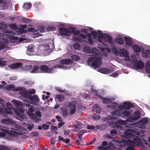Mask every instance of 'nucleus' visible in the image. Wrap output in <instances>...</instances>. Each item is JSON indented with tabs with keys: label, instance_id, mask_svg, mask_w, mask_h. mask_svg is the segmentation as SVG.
<instances>
[{
	"label": "nucleus",
	"instance_id": "473e14b6",
	"mask_svg": "<svg viewBox=\"0 0 150 150\" xmlns=\"http://www.w3.org/2000/svg\"><path fill=\"white\" fill-rule=\"evenodd\" d=\"M59 139L58 141L59 142H63L65 143H68L70 142L69 139H64V138L62 137L61 136H59L58 137Z\"/></svg>",
	"mask_w": 150,
	"mask_h": 150
},
{
	"label": "nucleus",
	"instance_id": "7ed1b4c3",
	"mask_svg": "<svg viewBox=\"0 0 150 150\" xmlns=\"http://www.w3.org/2000/svg\"><path fill=\"white\" fill-rule=\"evenodd\" d=\"M111 113L113 119H116L117 116H120L124 118L129 119L130 118L131 114L130 112L126 110L123 111L122 110H114Z\"/></svg>",
	"mask_w": 150,
	"mask_h": 150
},
{
	"label": "nucleus",
	"instance_id": "20e7f679",
	"mask_svg": "<svg viewBox=\"0 0 150 150\" xmlns=\"http://www.w3.org/2000/svg\"><path fill=\"white\" fill-rule=\"evenodd\" d=\"M64 67L63 66L59 64H57L54 66L52 67H50L46 64H43L41 65L39 67V69L41 72L46 73H52L54 72V69L57 68L61 69Z\"/></svg>",
	"mask_w": 150,
	"mask_h": 150
},
{
	"label": "nucleus",
	"instance_id": "5701e85b",
	"mask_svg": "<svg viewBox=\"0 0 150 150\" xmlns=\"http://www.w3.org/2000/svg\"><path fill=\"white\" fill-rule=\"evenodd\" d=\"M44 27H43V28H39L35 31V37H39V36H41L42 35L39 33V32L41 33H42L45 32V30L44 28Z\"/></svg>",
	"mask_w": 150,
	"mask_h": 150
},
{
	"label": "nucleus",
	"instance_id": "f704fd0d",
	"mask_svg": "<svg viewBox=\"0 0 150 150\" xmlns=\"http://www.w3.org/2000/svg\"><path fill=\"white\" fill-rule=\"evenodd\" d=\"M76 111V106L74 105H73L70 108L69 113L70 115H73L75 112Z\"/></svg>",
	"mask_w": 150,
	"mask_h": 150
},
{
	"label": "nucleus",
	"instance_id": "b1692460",
	"mask_svg": "<svg viewBox=\"0 0 150 150\" xmlns=\"http://www.w3.org/2000/svg\"><path fill=\"white\" fill-rule=\"evenodd\" d=\"M99 97L100 98L103 99V102L105 104L110 103L114 100V99L107 98H105L103 97L102 96H100V95H99Z\"/></svg>",
	"mask_w": 150,
	"mask_h": 150
},
{
	"label": "nucleus",
	"instance_id": "13d9d810",
	"mask_svg": "<svg viewBox=\"0 0 150 150\" xmlns=\"http://www.w3.org/2000/svg\"><path fill=\"white\" fill-rule=\"evenodd\" d=\"M42 128H44L45 130L49 128V125L45 124L42 125Z\"/></svg>",
	"mask_w": 150,
	"mask_h": 150
},
{
	"label": "nucleus",
	"instance_id": "5fc2aeb1",
	"mask_svg": "<svg viewBox=\"0 0 150 150\" xmlns=\"http://www.w3.org/2000/svg\"><path fill=\"white\" fill-rule=\"evenodd\" d=\"M47 29L48 31H52L55 30V28L54 27L51 26L48 27Z\"/></svg>",
	"mask_w": 150,
	"mask_h": 150
},
{
	"label": "nucleus",
	"instance_id": "c85d7f7f",
	"mask_svg": "<svg viewBox=\"0 0 150 150\" xmlns=\"http://www.w3.org/2000/svg\"><path fill=\"white\" fill-rule=\"evenodd\" d=\"M82 124H79L73 126L72 127L73 129V131L77 132L79 129L82 128Z\"/></svg>",
	"mask_w": 150,
	"mask_h": 150
},
{
	"label": "nucleus",
	"instance_id": "c03bdc74",
	"mask_svg": "<svg viewBox=\"0 0 150 150\" xmlns=\"http://www.w3.org/2000/svg\"><path fill=\"white\" fill-rule=\"evenodd\" d=\"M83 50L84 52L86 53H89L91 52V50L88 47H84L83 48Z\"/></svg>",
	"mask_w": 150,
	"mask_h": 150
},
{
	"label": "nucleus",
	"instance_id": "ddd939ff",
	"mask_svg": "<svg viewBox=\"0 0 150 150\" xmlns=\"http://www.w3.org/2000/svg\"><path fill=\"white\" fill-rule=\"evenodd\" d=\"M134 105L130 103L127 102H124V104L122 105H120L118 106V108L119 110H121L122 109H129L133 107Z\"/></svg>",
	"mask_w": 150,
	"mask_h": 150
},
{
	"label": "nucleus",
	"instance_id": "774afa93",
	"mask_svg": "<svg viewBox=\"0 0 150 150\" xmlns=\"http://www.w3.org/2000/svg\"><path fill=\"white\" fill-rule=\"evenodd\" d=\"M27 27V25L26 24L21 25L20 26V28L22 30H24Z\"/></svg>",
	"mask_w": 150,
	"mask_h": 150
},
{
	"label": "nucleus",
	"instance_id": "8fccbe9b",
	"mask_svg": "<svg viewBox=\"0 0 150 150\" xmlns=\"http://www.w3.org/2000/svg\"><path fill=\"white\" fill-rule=\"evenodd\" d=\"M39 134V133L36 131L33 132L31 133V135L33 137L38 136Z\"/></svg>",
	"mask_w": 150,
	"mask_h": 150
},
{
	"label": "nucleus",
	"instance_id": "338daca9",
	"mask_svg": "<svg viewBox=\"0 0 150 150\" xmlns=\"http://www.w3.org/2000/svg\"><path fill=\"white\" fill-rule=\"evenodd\" d=\"M15 87V86L13 85H10L7 87V88L8 89L11 90L12 89Z\"/></svg>",
	"mask_w": 150,
	"mask_h": 150
},
{
	"label": "nucleus",
	"instance_id": "6ab92c4d",
	"mask_svg": "<svg viewBox=\"0 0 150 150\" xmlns=\"http://www.w3.org/2000/svg\"><path fill=\"white\" fill-rule=\"evenodd\" d=\"M73 61L70 59H65L60 61L59 63L62 65H69L72 64Z\"/></svg>",
	"mask_w": 150,
	"mask_h": 150
},
{
	"label": "nucleus",
	"instance_id": "0e129e2a",
	"mask_svg": "<svg viewBox=\"0 0 150 150\" xmlns=\"http://www.w3.org/2000/svg\"><path fill=\"white\" fill-rule=\"evenodd\" d=\"M87 40L88 41V44L90 45H92L93 44V41L92 39V38H87Z\"/></svg>",
	"mask_w": 150,
	"mask_h": 150
},
{
	"label": "nucleus",
	"instance_id": "e2e57ef3",
	"mask_svg": "<svg viewBox=\"0 0 150 150\" xmlns=\"http://www.w3.org/2000/svg\"><path fill=\"white\" fill-rule=\"evenodd\" d=\"M27 30L29 32H34V36H35V30H35L34 28H28Z\"/></svg>",
	"mask_w": 150,
	"mask_h": 150
},
{
	"label": "nucleus",
	"instance_id": "a878e982",
	"mask_svg": "<svg viewBox=\"0 0 150 150\" xmlns=\"http://www.w3.org/2000/svg\"><path fill=\"white\" fill-rule=\"evenodd\" d=\"M24 107H28V111L30 112H33L34 110V107L33 106H31L27 103H24Z\"/></svg>",
	"mask_w": 150,
	"mask_h": 150
},
{
	"label": "nucleus",
	"instance_id": "4468645a",
	"mask_svg": "<svg viewBox=\"0 0 150 150\" xmlns=\"http://www.w3.org/2000/svg\"><path fill=\"white\" fill-rule=\"evenodd\" d=\"M148 122V119L146 118L142 119L137 123L138 127L140 128L144 129L146 124Z\"/></svg>",
	"mask_w": 150,
	"mask_h": 150
},
{
	"label": "nucleus",
	"instance_id": "dca6fc26",
	"mask_svg": "<svg viewBox=\"0 0 150 150\" xmlns=\"http://www.w3.org/2000/svg\"><path fill=\"white\" fill-rule=\"evenodd\" d=\"M19 93L23 97L25 98V101L28 103V101L30 97L28 91L25 90H22L20 91Z\"/></svg>",
	"mask_w": 150,
	"mask_h": 150
},
{
	"label": "nucleus",
	"instance_id": "423d86ee",
	"mask_svg": "<svg viewBox=\"0 0 150 150\" xmlns=\"http://www.w3.org/2000/svg\"><path fill=\"white\" fill-rule=\"evenodd\" d=\"M25 109L23 107L21 108H17L15 110V113L18 117V119L21 121H22L25 118V115L24 114Z\"/></svg>",
	"mask_w": 150,
	"mask_h": 150
},
{
	"label": "nucleus",
	"instance_id": "39448f33",
	"mask_svg": "<svg viewBox=\"0 0 150 150\" xmlns=\"http://www.w3.org/2000/svg\"><path fill=\"white\" fill-rule=\"evenodd\" d=\"M16 127H16V129L11 128L10 131L6 129H1V130L3 131V132H0V136L2 137H4L7 134L11 136H15L16 134H20L21 133L16 132L15 131L19 130L20 126L19 125H17Z\"/></svg>",
	"mask_w": 150,
	"mask_h": 150
},
{
	"label": "nucleus",
	"instance_id": "393cba45",
	"mask_svg": "<svg viewBox=\"0 0 150 150\" xmlns=\"http://www.w3.org/2000/svg\"><path fill=\"white\" fill-rule=\"evenodd\" d=\"M1 122L4 124L8 125H11L13 123V120L9 118L4 119L1 120Z\"/></svg>",
	"mask_w": 150,
	"mask_h": 150
},
{
	"label": "nucleus",
	"instance_id": "09e8293b",
	"mask_svg": "<svg viewBox=\"0 0 150 150\" xmlns=\"http://www.w3.org/2000/svg\"><path fill=\"white\" fill-rule=\"evenodd\" d=\"M100 116L99 115H97L95 114H94L93 116V118L95 120H97L99 119L100 118Z\"/></svg>",
	"mask_w": 150,
	"mask_h": 150
},
{
	"label": "nucleus",
	"instance_id": "4be33fe9",
	"mask_svg": "<svg viewBox=\"0 0 150 150\" xmlns=\"http://www.w3.org/2000/svg\"><path fill=\"white\" fill-rule=\"evenodd\" d=\"M124 38L125 40L126 43L127 45L129 46H131L132 44V38L130 37H128L125 36Z\"/></svg>",
	"mask_w": 150,
	"mask_h": 150
},
{
	"label": "nucleus",
	"instance_id": "6e6552de",
	"mask_svg": "<svg viewBox=\"0 0 150 150\" xmlns=\"http://www.w3.org/2000/svg\"><path fill=\"white\" fill-rule=\"evenodd\" d=\"M6 108L4 110V112L2 113L4 117L7 116V114H13V113L12 111L13 108L12 105L9 103H6Z\"/></svg>",
	"mask_w": 150,
	"mask_h": 150
},
{
	"label": "nucleus",
	"instance_id": "c756f323",
	"mask_svg": "<svg viewBox=\"0 0 150 150\" xmlns=\"http://www.w3.org/2000/svg\"><path fill=\"white\" fill-rule=\"evenodd\" d=\"M132 48L135 51L137 52H140L141 51V47L137 45H133Z\"/></svg>",
	"mask_w": 150,
	"mask_h": 150
},
{
	"label": "nucleus",
	"instance_id": "603ef678",
	"mask_svg": "<svg viewBox=\"0 0 150 150\" xmlns=\"http://www.w3.org/2000/svg\"><path fill=\"white\" fill-rule=\"evenodd\" d=\"M6 45L0 41V49H3L5 47Z\"/></svg>",
	"mask_w": 150,
	"mask_h": 150
},
{
	"label": "nucleus",
	"instance_id": "de8ad7c7",
	"mask_svg": "<svg viewBox=\"0 0 150 150\" xmlns=\"http://www.w3.org/2000/svg\"><path fill=\"white\" fill-rule=\"evenodd\" d=\"M86 132V130H81L79 131L77 133V135H81L82 136V135Z\"/></svg>",
	"mask_w": 150,
	"mask_h": 150
},
{
	"label": "nucleus",
	"instance_id": "6e6d98bb",
	"mask_svg": "<svg viewBox=\"0 0 150 150\" xmlns=\"http://www.w3.org/2000/svg\"><path fill=\"white\" fill-rule=\"evenodd\" d=\"M7 62L3 61L0 59V66H3L6 65V64Z\"/></svg>",
	"mask_w": 150,
	"mask_h": 150
},
{
	"label": "nucleus",
	"instance_id": "ea45409f",
	"mask_svg": "<svg viewBox=\"0 0 150 150\" xmlns=\"http://www.w3.org/2000/svg\"><path fill=\"white\" fill-rule=\"evenodd\" d=\"M73 47L76 50H78L80 48V45L77 42H74L73 45Z\"/></svg>",
	"mask_w": 150,
	"mask_h": 150
},
{
	"label": "nucleus",
	"instance_id": "9d476101",
	"mask_svg": "<svg viewBox=\"0 0 150 150\" xmlns=\"http://www.w3.org/2000/svg\"><path fill=\"white\" fill-rule=\"evenodd\" d=\"M120 56L121 57H125V60L128 61L129 59V56L127 51L124 48L120 49L119 50Z\"/></svg>",
	"mask_w": 150,
	"mask_h": 150
},
{
	"label": "nucleus",
	"instance_id": "cd10ccee",
	"mask_svg": "<svg viewBox=\"0 0 150 150\" xmlns=\"http://www.w3.org/2000/svg\"><path fill=\"white\" fill-rule=\"evenodd\" d=\"M13 101L14 105L17 107V108H19L20 107L24 106V105L22 104V103L20 101H17L16 100H13Z\"/></svg>",
	"mask_w": 150,
	"mask_h": 150
},
{
	"label": "nucleus",
	"instance_id": "9b49d317",
	"mask_svg": "<svg viewBox=\"0 0 150 150\" xmlns=\"http://www.w3.org/2000/svg\"><path fill=\"white\" fill-rule=\"evenodd\" d=\"M140 113L138 111H135L133 114L132 116H131V117L129 119L126 120L127 122H131L133 121L138 119L140 117Z\"/></svg>",
	"mask_w": 150,
	"mask_h": 150
},
{
	"label": "nucleus",
	"instance_id": "f3484780",
	"mask_svg": "<svg viewBox=\"0 0 150 150\" xmlns=\"http://www.w3.org/2000/svg\"><path fill=\"white\" fill-rule=\"evenodd\" d=\"M104 41L106 42H108L111 44L114 43L113 41L112 37L110 35L104 33Z\"/></svg>",
	"mask_w": 150,
	"mask_h": 150
},
{
	"label": "nucleus",
	"instance_id": "2f4dec72",
	"mask_svg": "<svg viewBox=\"0 0 150 150\" xmlns=\"http://www.w3.org/2000/svg\"><path fill=\"white\" fill-rule=\"evenodd\" d=\"M56 98L59 102H62L64 100V96L62 95L59 94L56 95Z\"/></svg>",
	"mask_w": 150,
	"mask_h": 150
},
{
	"label": "nucleus",
	"instance_id": "e433bc0d",
	"mask_svg": "<svg viewBox=\"0 0 150 150\" xmlns=\"http://www.w3.org/2000/svg\"><path fill=\"white\" fill-rule=\"evenodd\" d=\"M118 104L117 103L115 102H113L110 105H109L110 108L112 110L115 109L117 108V106Z\"/></svg>",
	"mask_w": 150,
	"mask_h": 150
},
{
	"label": "nucleus",
	"instance_id": "864d4df0",
	"mask_svg": "<svg viewBox=\"0 0 150 150\" xmlns=\"http://www.w3.org/2000/svg\"><path fill=\"white\" fill-rule=\"evenodd\" d=\"M51 129L52 130L54 131V133L57 134V132L56 130H57V127L52 125L51 126Z\"/></svg>",
	"mask_w": 150,
	"mask_h": 150
},
{
	"label": "nucleus",
	"instance_id": "bf43d9fd",
	"mask_svg": "<svg viewBox=\"0 0 150 150\" xmlns=\"http://www.w3.org/2000/svg\"><path fill=\"white\" fill-rule=\"evenodd\" d=\"M32 67L31 65H26L24 67V68L26 70H29L32 69Z\"/></svg>",
	"mask_w": 150,
	"mask_h": 150
},
{
	"label": "nucleus",
	"instance_id": "58836bf2",
	"mask_svg": "<svg viewBox=\"0 0 150 150\" xmlns=\"http://www.w3.org/2000/svg\"><path fill=\"white\" fill-rule=\"evenodd\" d=\"M150 54V50H146L143 54L144 57L146 58H148Z\"/></svg>",
	"mask_w": 150,
	"mask_h": 150
},
{
	"label": "nucleus",
	"instance_id": "4c0bfd02",
	"mask_svg": "<svg viewBox=\"0 0 150 150\" xmlns=\"http://www.w3.org/2000/svg\"><path fill=\"white\" fill-rule=\"evenodd\" d=\"M32 6V4L30 2L28 3H25L23 5V8L26 10L30 9Z\"/></svg>",
	"mask_w": 150,
	"mask_h": 150
},
{
	"label": "nucleus",
	"instance_id": "412c9836",
	"mask_svg": "<svg viewBox=\"0 0 150 150\" xmlns=\"http://www.w3.org/2000/svg\"><path fill=\"white\" fill-rule=\"evenodd\" d=\"M98 71L103 74H108L112 72V71L106 68H102L100 69Z\"/></svg>",
	"mask_w": 150,
	"mask_h": 150
},
{
	"label": "nucleus",
	"instance_id": "f8f14e48",
	"mask_svg": "<svg viewBox=\"0 0 150 150\" xmlns=\"http://www.w3.org/2000/svg\"><path fill=\"white\" fill-rule=\"evenodd\" d=\"M28 101V102L30 101L31 104L36 105L39 102L40 99L38 96L35 95L32 96H30Z\"/></svg>",
	"mask_w": 150,
	"mask_h": 150
},
{
	"label": "nucleus",
	"instance_id": "f257e3e1",
	"mask_svg": "<svg viewBox=\"0 0 150 150\" xmlns=\"http://www.w3.org/2000/svg\"><path fill=\"white\" fill-rule=\"evenodd\" d=\"M90 53L93 57L88 59L87 61L88 64L95 69L100 67L101 65V62L100 61L101 58L99 57L100 55L99 51L96 48H93L91 50Z\"/></svg>",
	"mask_w": 150,
	"mask_h": 150
},
{
	"label": "nucleus",
	"instance_id": "79ce46f5",
	"mask_svg": "<svg viewBox=\"0 0 150 150\" xmlns=\"http://www.w3.org/2000/svg\"><path fill=\"white\" fill-rule=\"evenodd\" d=\"M0 150H11L9 147L4 145H0Z\"/></svg>",
	"mask_w": 150,
	"mask_h": 150
},
{
	"label": "nucleus",
	"instance_id": "3c124183",
	"mask_svg": "<svg viewBox=\"0 0 150 150\" xmlns=\"http://www.w3.org/2000/svg\"><path fill=\"white\" fill-rule=\"evenodd\" d=\"M28 91L29 93V95L30 96H32L31 95V94L35 93V90L33 89H32L31 90H30Z\"/></svg>",
	"mask_w": 150,
	"mask_h": 150
},
{
	"label": "nucleus",
	"instance_id": "72a5a7b5",
	"mask_svg": "<svg viewBox=\"0 0 150 150\" xmlns=\"http://www.w3.org/2000/svg\"><path fill=\"white\" fill-rule=\"evenodd\" d=\"M72 33L74 35H77L80 34V31L79 30H77L75 28L71 27L70 28Z\"/></svg>",
	"mask_w": 150,
	"mask_h": 150
},
{
	"label": "nucleus",
	"instance_id": "a211bd4d",
	"mask_svg": "<svg viewBox=\"0 0 150 150\" xmlns=\"http://www.w3.org/2000/svg\"><path fill=\"white\" fill-rule=\"evenodd\" d=\"M134 66L135 68L137 69H142L144 67V64L141 60H136Z\"/></svg>",
	"mask_w": 150,
	"mask_h": 150
},
{
	"label": "nucleus",
	"instance_id": "a18cd8bd",
	"mask_svg": "<svg viewBox=\"0 0 150 150\" xmlns=\"http://www.w3.org/2000/svg\"><path fill=\"white\" fill-rule=\"evenodd\" d=\"M71 59L75 61H77L79 59V56L76 55H72L71 56Z\"/></svg>",
	"mask_w": 150,
	"mask_h": 150
},
{
	"label": "nucleus",
	"instance_id": "bb28decb",
	"mask_svg": "<svg viewBox=\"0 0 150 150\" xmlns=\"http://www.w3.org/2000/svg\"><path fill=\"white\" fill-rule=\"evenodd\" d=\"M93 111L96 113L100 114L101 112V109L98 104H96L93 106Z\"/></svg>",
	"mask_w": 150,
	"mask_h": 150
},
{
	"label": "nucleus",
	"instance_id": "49530a36",
	"mask_svg": "<svg viewBox=\"0 0 150 150\" xmlns=\"http://www.w3.org/2000/svg\"><path fill=\"white\" fill-rule=\"evenodd\" d=\"M91 33L93 38L94 39H96L97 37V32L95 31H93L91 32Z\"/></svg>",
	"mask_w": 150,
	"mask_h": 150
},
{
	"label": "nucleus",
	"instance_id": "4d7b16f0",
	"mask_svg": "<svg viewBox=\"0 0 150 150\" xmlns=\"http://www.w3.org/2000/svg\"><path fill=\"white\" fill-rule=\"evenodd\" d=\"M108 148V147H104L102 146H99L98 147L97 149L99 150H107Z\"/></svg>",
	"mask_w": 150,
	"mask_h": 150
},
{
	"label": "nucleus",
	"instance_id": "a19ab883",
	"mask_svg": "<svg viewBox=\"0 0 150 150\" xmlns=\"http://www.w3.org/2000/svg\"><path fill=\"white\" fill-rule=\"evenodd\" d=\"M62 112L64 117H67L68 115V112L67 109H65L62 110Z\"/></svg>",
	"mask_w": 150,
	"mask_h": 150
},
{
	"label": "nucleus",
	"instance_id": "69168bd1",
	"mask_svg": "<svg viewBox=\"0 0 150 150\" xmlns=\"http://www.w3.org/2000/svg\"><path fill=\"white\" fill-rule=\"evenodd\" d=\"M91 91L92 92L94 93L96 96H98V92L96 89H94L93 88H91Z\"/></svg>",
	"mask_w": 150,
	"mask_h": 150
},
{
	"label": "nucleus",
	"instance_id": "052dcab7",
	"mask_svg": "<svg viewBox=\"0 0 150 150\" xmlns=\"http://www.w3.org/2000/svg\"><path fill=\"white\" fill-rule=\"evenodd\" d=\"M104 34L103 35H98V40L99 42H100L102 39L104 40Z\"/></svg>",
	"mask_w": 150,
	"mask_h": 150
},
{
	"label": "nucleus",
	"instance_id": "0eeeda50",
	"mask_svg": "<svg viewBox=\"0 0 150 150\" xmlns=\"http://www.w3.org/2000/svg\"><path fill=\"white\" fill-rule=\"evenodd\" d=\"M79 36L74 35L71 38V40L74 41H78L79 42L83 41L85 44L87 43V41L86 40V36L82 33H80Z\"/></svg>",
	"mask_w": 150,
	"mask_h": 150
},
{
	"label": "nucleus",
	"instance_id": "1a4fd4ad",
	"mask_svg": "<svg viewBox=\"0 0 150 150\" xmlns=\"http://www.w3.org/2000/svg\"><path fill=\"white\" fill-rule=\"evenodd\" d=\"M59 34L61 36H69L71 34L70 31L64 27L60 28L59 29Z\"/></svg>",
	"mask_w": 150,
	"mask_h": 150
},
{
	"label": "nucleus",
	"instance_id": "2eb2a0df",
	"mask_svg": "<svg viewBox=\"0 0 150 150\" xmlns=\"http://www.w3.org/2000/svg\"><path fill=\"white\" fill-rule=\"evenodd\" d=\"M125 122L121 120H119L115 123L114 127L117 130L119 131L122 129L123 125H124Z\"/></svg>",
	"mask_w": 150,
	"mask_h": 150
},
{
	"label": "nucleus",
	"instance_id": "37998d69",
	"mask_svg": "<svg viewBox=\"0 0 150 150\" xmlns=\"http://www.w3.org/2000/svg\"><path fill=\"white\" fill-rule=\"evenodd\" d=\"M1 6L2 7L3 9L7 8H8L7 4L4 1L1 2Z\"/></svg>",
	"mask_w": 150,
	"mask_h": 150
},
{
	"label": "nucleus",
	"instance_id": "680f3d73",
	"mask_svg": "<svg viewBox=\"0 0 150 150\" xmlns=\"http://www.w3.org/2000/svg\"><path fill=\"white\" fill-rule=\"evenodd\" d=\"M35 114L36 116V115L39 117H40L41 116V112L40 111H36L35 112Z\"/></svg>",
	"mask_w": 150,
	"mask_h": 150
},
{
	"label": "nucleus",
	"instance_id": "aec40b11",
	"mask_svg": "<svg viewBox=\"0 0 150 150\" xmlns=\"http://www.w3.org/2000/svg\"><path fill=\"white\" fill-rule=\"evenodd\" d=\"M22 64L21 62L16 63L9 65L8 67L11 69H15L21 67Z\"/></svg>",
	"mask_w": 150,
	"mask_h": 150
},
{
	"label": "nucleus",
	"instance_id": "f03ea898",
	"mask_svg": "<svg viewBox=\"0 0 150 150\" xmlns=\"http://www.w3.org/2000/svg\"><path fill=\"white\" fill-rule=\"evenodd\" d=\"M138 132L131 129H126L124 133V137L126 138L122 140L124 144L128 145H134L137 140V137L136 136Z\"/></svg>",
	"mask_w": 150,
	"mask_h": 150
},
{
	"label": "nucleus",
	"instance_id": "c9c22d12",
	"mask_svg": "<svg viewBox=\"0 0 150 150\" xmlns=\"http://www.w3.org/2000/svg\"><path fill=\"white\" fill-rule=\"evenodd\" d=\"M39 68L37 66H35L33 69L32 71H31L30 72L31 73H38L39 72Z\"/></svg>",
	"mask_w": 150,
	"mask_h": 150
},
{
	"label": "nucleus",
	"instance_id": "7c9ffc66",
	"mask_svg": "<svg viewBox=\"0 0 150 150\" xmlns=\"http://www.w3.org/2000/svg\"><path fill=\"white\" fill-rule=\"evenodd\" d=\"M114 41L116 42L120 45H122L124 43V40L122 38H115Z\"/></svg>",
	"mask_w": 150,
	"mask_h": 150
}]
</instances>
